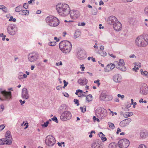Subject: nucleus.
<instances>
[{"label":"nucleus","mask_w":148,"mask_h":148,"mask_svg":"<svg viewBox=\"0 0 148 148\" xmlns=\"http://www.w3.org/2000/svg\"><path fill=\"white\" fill-rule=\"evenodd\" d=\"M38 53L35 52H33L28 55V60L30 62H33L38 59Z\"/></svg>","instance_id":"obj_11"},{"label":"nucleus","mask_w":148,"mask_h":148,"mask_svg":"<svg viewBox=\"0 0 148 148\" xmlns=\"http://www.w3.org/2000/svg\"><path fill=\"white\" fill-rule=\"evenodd\" d=\"M0 9L2 10L3 12L5 13H7L8 12L7 8L3 5H0Z\"/></svg>","instance_id":"obj_28"},{"label":"nucleus","mask_w":148,"mask_h":148,"mask_svg":"<svg viewBox=\"0 0 148 148\" xmlns=\"http://www.w3.org/2000/svg\"><path fill=\"white\" fill-rule=\"evenodd\" d=\"M74 101L75 102V103L76 104L77 106H79V103L78 100L76 99H74Z\"/></svg>","instance_id":"obj_46"},{"label":"nucleus","mask_w":148,"mask_h":148,"mask_svg":"<svg viewBox=\"0 0 148 148\" xmlns=\"http://www.w3.org/2000/svg\"><path fill=\"white\" fill-rule=\"evenodd\" d=\"M101 140H102L103 142H104L107 140V138L106 137H105L104 136H103V137H102L101 138Z\"/></svg>","instance_id":"obj_58"},{"label":"nucleus","mask_w":148,"mask_h":148,"mask_svg":"<svg viewBox=\"0 0 148 148\" xmlns=\"http://www.w3.org/2000/svg\"><path fill=\"white\" fill-rule=\"evenodd\" d=\"M99 80L97 79V80H95L94 81V82L95 83H97V85L98 86H99L100 84V83L99 82Z\"/></svg>","instance_id":"obj_55"},{"label":"nucleus","mask_w":148,"mask_h":148,"mask_svg":"<svg viewBox=\"0 0 148 148\" xmlns=\"http://www.w3.org/2000/svg\"><path fill=\"white\" fill-rule=\"evenodd\" d=\"M108 125L112 129H114L115 128V126L114 124L110 122H108Z\"/></svg>","instance_id":"obj_38"},{"label":"nucleus","mask_w":148,"mask_h":148,"mask_svg":"<svg viewBox=\"0 0 148 148\" xmlns=\"http://www.w3.org/2000/svg\"><path fill=\"white\" fill-rule=\"evenodd\" d=\"M131 121V119H127L121 121L120 123V125L122 127H124L128 125Z\"/></svg>","instance_id":"obj_16"},{"label":"nucleus","mask_w":148,"mask_h":148,"mask_svg":"<svg viewBox=\"0 0 148 148\" xmlns=\"http://www.w3.org/2000/svg\"><path fill=\"white\" fill-rule=\"evenodd\" d=\"M10 136H11V132L9 131H7L5 135V138H8Z\"/></svg>","instance_id":"obj_37"},{"label":"nucleus","mask_w":148,"mask_h":148,"mask_svg":"<svg viewBox=\"0 0 148 148\" xmlns=\"http://www.w3.org/2000/svg\"><path fill=\"white\" fill-rule=\"evenodd\" d=\"M118 21L116 18L113 16H110L107 19L108 23L113 25Z\"/></svg>","instance_id":"obj_15"},{"label":"nucleus","mask_w":148,"mask_h":148,"mask_svg":"<svg viewBox=\"0 0 148 148\" xmlns=\"http://www.w3.org/2000/svg\"><path fill=\"white\" fill-rule=\"evenodd\" d=\"M138 148H146V147L145 145L141 144L139 146Z\"/></svg>","instance_id":"obj_51"},{"label":"nucleus","mask_w":148,"mask_h":148,"mask_svg":"<svg viewBox=\"0 0 148 148\" xmlns=\"http://www.w3.org/2000/svg\"><path fill=\"white\" fill-rule=\"evenodd\" d=\"M77 54V57L79 60H84L86 57V52L84 50L80 49L78 51Z\"/></svg>","instance_id":"obj_12"},{"label":"nucleus","mask_w":148,"mask_h":148,"mask_svg":"<svg viewBox=\"0 0 148 148\" xmlns=\"http://www.w3.org/2000/svg\"><path fill=\"white\" fill-rule=\"evenodd\" d=\"M70 12L71 18L72 19H76L80 16V13L77 10H72Z\"/></svg>","instance_id":"obj_14"},{"label":"nucleus","mask_w":148,"mask_h":148,"mask_svg":"<svg viewBox=\"0 0 148 148\" xmlns=\"http://www.w3.org/2000/svg\"><path fill=\"white\" fill-rule=\"evenodd\" d=\"M62 94L64 96L66 97H68L69 96V94L65 92H63Z\"/></svg>","instance_id":"obj_56"},{"label":"nucleus","mask_w":148,"mask_h":148,"mask_svg":"<svg viewBox=\"0 0 148 148\" xmlns=\"http://www.w3.org/2000/svg\"><path fill=\"white\" fill-rule=\"evenodd\" d=\"M42 125L43 127H47L48 126V125L45 122L44 124H42Z\"/></svg>","instance_id":"obj_61"},{"label":"nucleus","mask_w":148,"mask_h":148,"mask_svg":"<svg viewBox=\"0 0 148 148\" xmlns=\"http://www.w3.org/2000/svg\"><path fill=\"white\" fill-rule=\"evenodd\" d=\"M93 119L94 121L96 120L98 122H99V119L97 118H96V117L95 116H93Z\"/></svg>","instance_id":"obj_54"},{"label":"nucleus","mask_w":148,"mask_h":148,"mask_svg":"<svg viewBox=\"0 0 148 148\" xmlns=\"http://www.w3.org/2000/svg\"><path fill=\"white\" fill-rule=\"evenodd\" d=\"M129 145V140L125 138L121 139L118 142V146L120 148H127Z\"/></svg>","instance_id":"obj_7"},{"label":"nucleus","mask_w":148,"mask_h":148,"mask_svg":"<svg viewBox=\"0 0 148 148\" xmlns=\"http://www.w3.org/2000/svg\"><path fill=\"white\" fill-rule=\"evenodd\" d=\"M56 8L58 13L62 16H66L70 12V8L69 5L66 4H58Z\"/></svg>","instance_id":"obj_2"},{"label":"nucleus","mask_w":148,"mask_h":148,"mask_svg":"<svg viewBox=\"0 0 148 148\" xmlns=\"http://www.w3.org/2000/svg\"><path fill=\"white\" fill-rule=\"evenodd\" d=\"M109 148H116V144L115 143H110L109 145Z\"/></svg>","instance_id":"obj_33"},{"label":"nucleus","mask_w":148,"mask_h":148,"mask_svg":"<svg viewBox=\"0 0 148 148\" xmlns=\"http://www.w3.org/2000/svg\"><path fill=\"white\" fill-rule=\"evenodd\" d=\"M78 90L79 92L80 93H85V92H83L82 90L79 89V90Z\"/></svg>","instance_id":"obj_62"},{"label":"nucleus","mask_w":148,"mask_h":148,"mask_svg":"<svg viewBox=\"0 0 148 148\" xmlns=\"http://www.w3.org/2000/svg\"><path fill=\"white\" fill-rule=\"evenodd\" d=\"M148 89L146 84H143L141 88H140V93L142 94L146 95L148 92Z\"/></svg>","instance_id":"obj_18"},{"label":"nucleus","mask_w":148,"mask_h":148,"mask_svg":"<svg viewBox=\"0 0 148 148\" xmlns=\"http://www.w3.org/2000/svg\"><path fill=\"white\" fill-rule=\"evenodd\" d=\"M139 69V68L138 67H136V66H134V68H133L134 70L135 71Z\"/></svg>","instance_id":"obj_64"},{"label":"nucleus","mask_w":148,"mask_h":148,"mask_svg":"<svg viewBox=\"0 0 148 148\" xmlns=\"http://www.w3.org/2000/svg\"><path fill=\"white\" fill-rule=\"evenodd\" d=\"M106 101L111 100L112 99V97L111 95H107V97L106 98Z\"/></svg>","instance_id":"obj_35"},{"label":"nucleus","mask_w":148,"mask_h":148,"mask_svg":"<svg viewBox=\"0 0 148 148\" xmlns=\"http://www.w3.org/2000/svg\"><path fill=\"white\" fill-rule=\"evenodd\" d=\"M5 126L4 125H0V130H2L5 127Z\"/></svg>","instance_id":"obj_57"},{"label":"nucleus","mask_w":148,"mask_h":148,"mask_svg":"<svg viewBox=\"0 0 148 148\" xmlns=\"http://www.w3.org/2000/svg\"><path fill=\"white\" fill-rule=\"evenodd\" d=\"M19 102L21 103V105H22L25 103V100L23 101L22 99H20L19 100Z\"/></svg>","instance_id":"obj_50"},{"label":"nucleus","mask_w":148,"mask_h":148,"mask_svg":"<svg viewBox=\"0 0 148 148\" xmlns=\"http://www.w3.org/2000/svg\"><path fill=\"white\" fill-rule=\"evenodd\" d=\"M4 138H2L0 139V145H4Z\"/></svg>","instance_id":"obj_43"},{"label":"nucleus","mask_w":148,"mask_h":148,"mask_svg":"<svg viewBox=\"0 0 148 148\" xmlns=\"http://www.w3.org/2000/svg\"><path fill=\"white\" fill-rule=\"evenodd\" d=\"M114 29L116 31L121 30L122 28V25L119 21H117L113 25Z\"/></svg>","instance_id":"obj_17"},{"label":"nucleus","mask_w":148,"mask_h":148,"mask_svg":"<svg viewBox=\"0 0 148 148\" xmlns=\"http://www.w3.org/2000/svg\"><path fill=\"white\" fill-rule=\"evenodd\" d=\"M46 21L48 25L55 27L58 26L60 22L58 19L53 16H49L46 18Z\"/></svg>","instance_id":"obj_4"},{"label":"nucleus","mask_w":148,"mask_h":148,"mask_svg":"<svg viewBox=\"0 0 148 148\" xmlns=\"http://www.w3.org/2000/svg\"><path fill=\"white\" fill-rule=\"evenodd\" d=\"M77 82L81 85H85L87 83L88 80L85 79H80L78 80Z\"/></svg>","instance_id":"obj_23"},{"label":"nucleus","mask_w":148,"mask_h":148,"mask_svg":"<svg viewBox=\"0 0 148 148\" xmlns=\"http://www.w3.org/2000/svg\"><path fill=\"white\" fill-rule=\"evenodd\" d=\"M22 12L23 13V14L25 15H28L29 14V11L26 10H23ZM22 15L23 14H22Z\"/></svg>","instance_id":"obj_34"},{"label":"nucleus","mask_w":148,"mask_h":148,"mask_svg":"<svg viewBox=\"0 0 148 148\" xmlns=\"http://www.w3.org/2000/svg\"><path fill=\"white\" fill-rule=\"evenodd\" d=\"M59 47L60 50L63 53H67L71 51L72 45L69 41L64 40L60 42Z\"/></svg>","instance_id":"obj_3"},{"label":"nucleus","mask_w":148,"mask_h":148,"mask_svg":"<svg viewBox=\"0 0 148 148\" xmlns=\"http://www.w3.org/2000/svg\"><path fill=\"white\" fill-rule=\"evenodd\" d=\"M80 35V32L79 30H76L75 32L74 37L75 38H76L79 37Z\"/></svg>","instance_id":"obj_29"},{"label":"nucleus","mask_w":148,"mask_h":148,"mask_svg":"<svg viewBox=\"0 0 148 148\" xmlns=\"http://www.w3.org/2000/svg\"><path fill=\"white\" fill-rule=\"evenodd\" d=\"M115 65L116 68L123 71H126V69L125 67V62L124 60L122 59H120L119 62H116Z\"/></svg>","instance_id":"obj_9"},{"label":"nucleus","mask_w":148,"mask_h":148,"mask_svg":"<svg viewBox=\"0 0 148 148\" xmlns=\"http://www.w3.org/2000/svg\"><path fill=\"white\" fill-rule=\"evenodd\" d=\"M101 55L102 56H105L107 55V53L105 52L102 51L100 53Z\"/></svg>","instance_id":"obj_48"},{"label":"nucleus","mask_w":148,"mask_h":148,"mask_svg":"<svg viewBox=\"0 0 148 148\" xmlns=\"http://www.w3.org/2000/svg\"><path fill=\"white\" fill-rule=\"evenodd\" d=\"M141 73L143 76H145L147 77L148 78V72L146 71H143V69H141L140 70Z\"/></svg>","instance_id":"obj_27"},{"label":"nucleus","mask_w":148,"mask_h":148,"mask_svg":"<svg viewBox=\"0 0 148 148\" xmlns=\"http://www.w3.org/2000/svg\"><path fill=\"white\" fill-rule=\"evenodd\" d=\"M92 95L90 94L88 95L86 97V99L88 102H89L92 100Z\"/></svg>","instance_id":"obj_31"},{"label":"nucleus","mask_w":148,"mask_h":148,"mask_svg":"<svg viewBox=\"0 0 148 148\" xmlns=\"http://www.w3.org/2000/svg\"><path fill=\"white\" fill-rule=\"evenodd\" d=\"M148 135L147 132L145 131H142L140 133V137L143 138H146Z\"/></svg>","instance_id":"obj_25"},{"label":"nucleus","mask_w":148,"mask_h":148,"mask_svg":"<svg viewBox=\"0 0 148 148\" xmlns=\"http://www.w3.org/2000/svg\"><path fill=\"white\" fill-rule=\"evenodd\" d=\"M133 114L132 112H127L123 114V116L125 118H127L132 116Z\"/></svg>","instance_id":"obj_26"},{"label":"nucleus","mask_w":148,"mask_h":148,"mask_svg":"<svg viewBox=\"0 0 148 148\" xmlns=\"http://www.w3.org/2000/svg\"><path fill=\"white\" fill-rule=\"evenodd\" d=\"M23 73L22 72L18 74V78L20 79L23 78Z\"/></svg>","instance_id":"obj_44"},{"label":"nucleus","mask_w":148,"mask_h":148,"mask_svg":"<svg viewBox=\"0 0 148 148\" xmlns=\"http://www.w3.org/2000/svg\"><path fill=\"white\" fill-rule=\"evenodd\" d=\"M116 67L115 65L114 64L110 63L108 64L105 68V71L106 72L110 71Z\"/></svg>","instance_id":"obj_19"},{"label":"nucleus","mask_w":148,"mask_h":148,"mask_svg":"<svg viewBox=\"0 0 148 148\" xmlns=\"http://www.w3.org/2000/svg\"><path fill=\"white\" fill-rule=\"evenodd\" d=\"M4 144H5L10 145L12 143V136H10L8 138H4Z\"/></svg>","instance_id":"obj_22"},{"label":"nucleus","mask_w":148,"mask_h":148,"mask_svg":"<svg viewBox=\"0 0 148 148\" xmlns=\"http://www.w3.org/2000/svg\"><path fill=\"white\" fill-rule=\"evenodd\" d=\"M45 143L48 146H51L55 143L56 140L52 136L48 135L46 138Z\"/></svg>","instance_id":"obj_8"},{"label":"nucleus","mask_w":148,"mask_h":148,"mask_svg":"<svg viewBox=\"0 0 148 148\" xmlns=\"http://www.w3.org/2000/svg\"><path fill=\"white\" fill-rule=\"evenodd\" d=\"M8 33L10 35H15L17 31V28L16 25L11 24L8 25L7 29Z\"/></svg>","instance_id":"obj_5"},{"label":"nucleus","mask_w":148,"mask_h":148,"mask_svg":"<svg viewBox=\"0 0 148 148\" xmlns=\"http://www.w3.org/2000/svg\"><path fill=\"white\" fill-rule=\"evenodd\" d=\"M62 87L60 86H58L56 87V89L58 90H59Z\"/></svg>","instance_id":"obj_63"},{"label":"nucleus","mask_w":148,"mask_h":148,"mask_svg":"<svg viewBox=\"0 0 148 148\" xmlns=\"http://www.w3.org/2000/svg\"><path fill=\"white\" fill-rule=\"evenodd\" d=\"M51 120L53 121L56 123H58V121L57 119V118L55 116H53L51 118Z\"/></svg>","instance_id":"obj_42"},{"label":"nucleus","mask_w":148,"mask_h":148,"mask_svg":"<svg viewBox=\"0 0 148 148\" xmlns=\"http://www.w3.org/2000/svg\"><path fill=\"white\" fill-rule=\"evenodd\" d=\"M63 82L64 84V86H66L67 84H68V82H66V81L65 80H64L63 81Z\"/></svg>","instance_id":"obj_60"},{"label":"nucleus","mask_w":148,"mask_h":148,"mask_svg":"<svg viewBox=\"0 0 148 148\" xmlns=\"http://www.w3.org/2000/svg\"><path fill=\"white\" fill-rule=\"evenodd\" d=\"M80 108L82 111V112H85L86 110V106H85L83 107H80Z\"/></svg>","instance_id":"obj_40"},{"label":"nucleus","mask_w":148,"mask_h":148,"mask_svg":"<svg viewBox=\"0 0 148 148\" xmlns=\"http://www.w3.org/2000/svg\"><path fill=\"white\" fill-rule=\"evenodd\" d=\"M95 113L98 117L102 118L107 115V110L100 107L97 108L95 110Z\"/></svg>","instance_id":"obj_6"},{"label":"nucleus","mask_w":148,"mask_h":148,"mask_svg":"<svg viewBox=\"0 0 148 148\" xmlns=\"http://www.w3.org/2000/svg\"><path fill=\"white\" fill-rule=\"evenodd\" d=\"M28 4L26 3H25L23 5V8L25 9H27L28 8Z\"/></svg>","instance_id":"obj_47"},{"label":"nucleus","mask_w":148,"mask_h":148,"mask_svg":"<svg viewBox=\"0 0 148 148\" xmlns=\"http://www.w3.org/2000/svg\"><path fill=\"white\" fill-rule=\"evenodd\" d=\"M107 95L104 93H101L100 95V100L106 101V98L107 97Z\"/></svg>","instance_id":"obj_30"},{"label":"nucleus","mask_w":148,"mask_h":148,"mask_svg":"<svg viewBox=\"0 0 148 148\" xmlns=\"http://www.w3.org/2000/svg\"><path fill=\"white\" fill-rule=\"evenodd\" d=\"M144 12L145 14L148 16V7L145 8L144 10Z\"/></svg>","instance_id":"obj_45"},{"label":"nucleus","mask_w":148,"mask_h":148,"mask_svg":"<svg viewBox=\"0 0 148 148\" xmlns=\"http://www.w3.org/2000/svg\"><path fill=\"white\" fill-rule=\"evenodd\" d=\"M4 109V107L3 104H1L0 106V112H2Z\"/></svg>","instance_id":"obj_41"},{"label":"nucleus","mask_w":148,"mask_h":148,"mask_svg":"<svg viewBox=\"0 0 148 148\" xmlns=\"http://www.w3.org/2000/svg\"><path fill=\"white\" fill-rule=\"evenodd\" d=\"M22 6L19 5L15 8V11L16 12H19L22 10Z\"/></svg>","instance_id":"obj_32"},{"label":"nucleus","mask_w":148,"mask_h":148,"mask_svg":"<svg viewBox=\"0 0 148 148\" xmlns=\"http://www.w3.org/2000/svg\"><path fill=\"white\" fill-rule=\"evenodd\" d=\"M98 140L96 139L93 141L91 145V148H99V145L98 143Z\"/></svg>","instance_id":"obj_21"},{"label":"nucleus","mask_w":148,"mask_h":148,"mask_svg":"<svg viewBox=\"0 0 148 148\" xmlns=\"http://www.w3.org/2000/svg\"><path fill=\"white\" fill-rule=\"evenodd\" d=\"M99 136L102 138V137H103V136H105V135L103 134L102 132H100L99 134Z\"/></svg>","instance_id":"obj_52"},{"label":"nucleus","mask_w":148,"mask_h":148,"mask_svg":"<svg viewBox=\"0 0 148 148\" xmlns=\"http://www.w3.org/2000/svg\"><path fill=\"white\" fill-rule=\"evenodd\" d=\"M135 44L140 47H145L148 45V35L144 34L138 36L135 41Z\"/></svg>","instance_id":"obj_1"},{"label":"nucleus","mask_w":148,"mask_h":148,"mask_svg":"<svg viewBox=\"0 0 148 148\" xmlns=\"http://www.w3.org/2000/svg\"><path fill=\"white\" fill-rule=\"evenodd\" d=\"M121 76L119 74H116L114 75L113 77V81L116 83H119L121 82Z\"/></svg>","instance_id":"obj_20"},{"label":"nucleus","mask_w":148,"mask_h":148,"mask_svg":"<svg viewBox=\"0 0 148 148\" xmlns=\"http://www.w3.org/2000/svg\"><path fill=\"white\" fill-rule=\"evenodd\" d=\"M67 111L66 110V106L64 105H61L60 107L59 111L60 113H63Z\"/></svg>","instance_id":"obj_24"},{"label":"nucleus","mask_w":148,"mask_h":148,"mask_svg":"<svg viewBox=\"0 0 148 148\" xmlns=\"http://www.w3.org/2000/svg\"><path fill=\"white\" fill-rule=\"evenodd\" d=\"M56 44V42H50L48 43V45L50 46H54Z\"/></svg>","instance_id":"obj_36"},{"label":"nucleus","mask_w":148,"mask_h":148,"mask_svg":"<svg viewBox=\"0 0 148 148\" xmlns=\"http://www.w3.org/2000/svg\"><path fill=\"white\" fill-rule=\"evenodd\" d=\"M34 1L35 0H30V1H28V3L29 4H33V3H32L33 2V3H35L34 2Z\"/></svg>","instance_id":"obj_59"},{"label":"nucleus","mask_w":148,"mask_h":148,"mask_svg":"<svg viewBox=\"0 0 148 148\" xmlns=\"http://www.w3.org/2000/svg\"><path fill=\"white\" fill-rule=\"evenodd\" d=\"M21 97L24 100H27L29 98L28 90L26 88H24L22 90Z\"/></svg>","instance_id":"obj_13"},{"label":"nucleus","mask_w":148,"mask_h":148,"mask_svg":"<svg viewBox=\"0 0 148 148\" xmlns=\"http://www.w3.org/2000/svg\"><path fill=\"white\" fill-rule=\"evenodd\" d=\"M85 25V23L84 22L79 23H78V25L79 26H84Z\"/></svg>","instance_id":"obj_53"},{"label":"nucleus","mask_w":148,"mask_h":148,"mask_svg":"<svg viewBox=\"0 0 148 148\" xmlns=\"http://www.w3.org/2000/svg\"><path fill=\"white\" fill-rule=\"evenodd\" d=\"M85 93H79V95H78V96L79 97H86V95H85Z\"/></svg>","instance_id":"obj_49"},{"label":"nucleus","mask_w":148,"mask_h":148,"mask_svg":"<svg viewBox=\"0 0 148 148\" xmlns=\"http://www.w3.org/2000/svg\"><path fill=\"white\" fill-rule=\"evenodd\" d=\"M71 117V113L68 111H66L62 113L60 116V119L63 121H66L69 120Z\"/></svg>","instance_id":"obj_10"},{"label":"nucleus","mask_w":148,"mask_h":148,"mask_svg":"<svg viewBox=\"0 0 148 148\" xmlns=\"http://www.w3.org/2000/svg\"><path fill=\"white\" fill-rule=\"evenodd\" d=\"M9 21H13L15 22L16 21V19L15 18H13L12 16H11L10 17V18L9 20Z\"/></svg>","instance_id":"obj_39"}]
</instances>
